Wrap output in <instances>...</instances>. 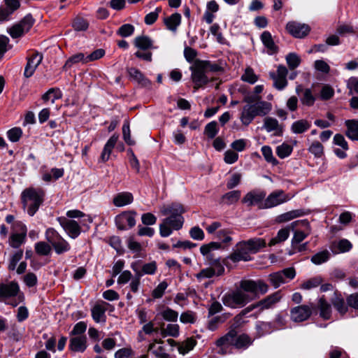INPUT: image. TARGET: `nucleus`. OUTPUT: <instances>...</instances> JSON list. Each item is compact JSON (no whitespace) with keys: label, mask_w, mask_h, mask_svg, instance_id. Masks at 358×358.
Masks as SVG:
<instances>
[{"label":"nucleus","mask_w":358,"mask_h":358,"mask_svg":"<svg viewBox=\"0 0 358 358\" xmlns=\"http://www.w3.org/2000/svg\"><path fill=\"white\" fill-rule=\"evenodd\" d=\"M286 61L289 68L291 70H294L298 67L301 63L300 57L295 53H289L286 56Z\"/></svg>","instance_id":"nucleus-58"},{"label":"nucleus","mask_w":358,"mask_h":358,"mask_svg":"<svg viewBox=\"0 0 358 358\" xmlns=\"http://www.w3.org/2000/svg\"><path fill=\"white\" fill-rule=\"evenodd\" d=\"M289 236V230L288 228L281 229L278 231L277 236L271 239L268 243L270 247L273 246L279 243L286 241Z\"/></svg>","instance_id":"nucleus-44"},{"label":"nucleus","mask_w":358,"mask_h":358,"mask_svg":"<svg viewBox=\"0 0 358 358\" xmlns=\"http://www.w3.org/2000/svg\"><path fill=\"white\" fill-rule=\"evenodd\" d=\"M160 213L162 215H169L159 226L162 237H168L173 230L178 231L182 227L184 217L182 215L185 213V208L180 203H173L164 205L160 208Z\"/></svg>","instance_id":"nucleus-2"},{"label":"nucleus","mask_w":358,"mask_h":358,"mask_svg":"<svg viewBox=\"0 0 358 358\" xmlns=\"http://www.w3.org/2000/svg\"><path fill=\"white\" fill-rule=\"evenodd\" d=\"M244 241L251 253H257L266 246L265 240L260 238H251Z\"/></svg>","instance_id":"nucleus-36"},{"label":"nucleus","mask_w":358,"mask_h":358,"mask_svg":"<svg viewBox=\"0 0 358 358\" xmlns=\"http://www.w3.org/2000/svg\"><path fill=\"white\" fill-rule=\"evenodd\" d=\"M181 15L178 13H175L169 17H164V23L167 29L175 33L181 23Z\"/></svg>","instance_id":"nucleus-28"},{"label":"nucleus","mask_w":358,"mask_h":358,"mask_svg":"<svg viewBox=\"0 0 358 358\" xmlns=\"http://www.w3.org/2000/svg\"><path fill=\"white\" fill-rule=\"evenodd\" d=\"M69 348L74 352H83L87 348V338L85 336H79L71 338Z\"/></svg>","instance_id":"nucleus-30"},{"label":"nucleus","mask_w":358,"mask_h":358,"mask_svg":"<svg viewBox=\"0 0 358 358\" xmlns=\"http://www.w3.org/2000/svg\"><path fill=\"white\" fill-rule=\"evenodd\" d=\"M331 302L341 316H343L348 312V306L345 304L344 299L341 296L336 294L335 296L331 299Z\"/></svg>","instance_id":"nucleus-40"},{"label":"nucleus","mask_w":358,"mask_h":358,"mask_svg":"<svg viewBox=\"0 0 358 358\" xmlns=\"http://www.w3.org/2000/svg\"><path fill=\"white\" fill-rule=\"evenodd\" d=\"M134 44L138 48L134 55L142 60L150 62L152 54L150 50L157 48L153 45V41L150 37L142 35L134 38Z\"/></svg>","instance_id":"nucleus-6"},{"label":"nucleus","mask_w":358,"mask_h":358,"mask_svg":"<svg viewBox=\"0 0 358 358\" xmlns=\"http://www.w3.org/2000/svg\"><path fill=\"white\" fill-rule=\"evenodd\" d=\"M322 281L323 280L321 276H315L303 282L300 285V288L305 290H310L320 286L322 283Z\"/></svg>","instance_id":"nucleus-42"},{"label":"nucleus","mask_w":358,"mask_h":358,"mask_svg":"<svg viewBox=\"0 0 358 358\" xmlns=\"http://www.w3.org/2000/svg\"><path fill=\"white\" fill-rule=\"evenodd\" d=\"M315 308L313 303L300 305L290 310V318L294 322H301L307 320L312 315Z\"/></svg>","instance_id":"nucleus-11"},{"label":"nucleus","mask_w":358,"mask_h":358,"mask_svg":"<svg viewBox=\"0 0 358 358\" xmlns=\"http://www.w3.org/2000/svg\"><path fill=\"white\" fill-rule=\"evenodd\" d=\"M118 140V136L113 134L106 142L100 156V159L103 162H107L110 156L111 152L114 148Z\"/></svg>","instance_id":"nucleus-27"},{"label":"nucleus","mask_w":358,"mask_h":358,"mask_svg":"<svg viewBox=\"0 0 358 358\" xmlns=\"http://www.w3.org/2000/svg\"><path fill=\"white\" fill-rule=\"evenodd\" d=\"M296 92L299 96L300 101L303 105L306 106H313L316 98L310 89H303L301 86L299 85L296 88Z\"/></svg>","instance_id":"nucleus-25"},{"label":"nucleus","mask_w":358,"mask_h":358,"mask_svg":"<svg viewBox=\"0 0 358 358\" xmlns=\"http://www.w3.org/2000/svg\"><path fill=\"white\" fill-rule=\"evenodd\" d=\"M134 27L131 24H124L117 31V34L122 37L130 36L134 34Z\"/></svg>","instance_id":"nucleus-64"},{"label":"nucleus","mask_w":358,"mask_h":358,"mask_svg":"<svg viewBox=\"0 0 358 358\" xmlns=\"http://www.w3.org/2000/svg\"><path fill=\"white\" fill-rule=\"evenodd\" d=\"M240 190H233L224 194L222 196V201L227 205H231L237 202L241 198Z\"/></svg>","instance_id":"nucleus-43"},{"label":"nucleus","mask_w":358,"mask_h":358,"mask_svg":"<svg viewBox=\"0 0 358 358\" xmlns=\"http://www.w3.org/2000/svg\"><path fill=\"white\" fill-rule=\"evenodd\" d=\"M250 254V251L243 241L236 245L235 248L229 255L228 258L233 262H238L241 261L248 262L251 260Z\"/></svg>","instance_id":"nucleus-15"},{"label":"nucleus","mask_w":358,"mask_h":358,"mask_svg":"<svg viewBox=\"0 0 358 358\" xmlns=\"http://www.w3.org/2000/svg\"><path fill=\"white\" fill-rule=\"evenodd\" d=\"M261 40L267 48V52L270 55L276 53L278 50V46L275 44L271 33L268 31H264L261 35Z\"/></svg>","instance_id":"nucleus-31"},{"label":"nucleus","mask_w":358,"mask_h":358,"mask_svg":"<svg viewBox=\"0 0 358 358\" xmlns=\"http://www.w3.org/2000/svg\"><path fill=\"white\" fill-rule=\"evenodd\" d=\"M282 298V292L278 290L257 301V306H259V312L261 313L265 310L274 308L275 305L280 301Z\"/></svg>","instance_id":"nucleus-20"},{"label":"nucleus","mask_w":358,"mask_h":358,"mask_svg":"<svg viewBox=\"0 0 358 358\" xmlns=\"http://www.w3.org/2000/svg\"><path fill=\"white\" fill-rule=\"evenodd\" d=\"M293 150V147L286 143L278 145L276 148V154L280 159H285L289 157Z\"/></svg>","instance_id":"nucleus-46"},{"label":"nucleus","mask_w":358,"mask_h":358,"mask_svg":"<svg viewBox=\"0 0 358 358\" xmlns=\"http://www.w3.org/2000/svg\"><path fill=\"white\" fill-rule=\"evenodd\" d=\"M308 151L315 157H321L324 154V147L319 141H313L308 148Z\"/></svg>","instance_id":"nucleus-55"},{"label":"nucleus","mask_w":358,"mask_h":358,"mask_svg":"<svg viewBox=\"0 0 358 358\" xmlns=\"http://www.w3.org/2000/svg\"><path fill=\"white\" fill-rule=\"evenodd\" d=\"M23 250L20 249L10 255L8 265V269L9 271H14L16 268L17 263L23 257Z\"/></svg>","instance_id":"nucleus-45"},{"label":"nucleus","mask_w":358,"mask_h":358,"mask_svg":"<svg viewBox=\"0 0 358 358\" xmlns=\"http://www.w3.org/2000/svg\"><path fill=\"white\" fill-rule=\"evenodd\" d=\"M271 110V104L267 101L243 106L240 120L243 124L249 125L256 116H264Z\"/></svg>","instance_id":"nucleus-4"},{"label":"nucleus","mask_w":358,"mask_h":358,"mask_svg":"<svg viewBox=\"0 0 358 358\" xmlns=\"http://www.w3.org/2000/svg\"><path fill=\"white\" fill-rule=\"evenodd\" d=\"M352 248V243L347 239H341L336 243H334L331 250L334 253H343L350 251Z\"/></svg>","instance_id":"nucleus-38"},{"label":"nucleus","mask_w":358,"mask_h":358,"mask_svg":"<svg viewBox=\"0 0 358 358\" xmlns=\"http://www.w3.org/2000/svg\"><path fill=\"white\" fill-rule=\"evenodd\" d=\"M164 320L168 322H176L178 317V313L170 308H166L160 313Z\"/></svg>","instance_id":"nucleus-53"},{"label":"nucleus","mask_w":358,"mask_h":358,"mask_svg":"<svg viewBox=\"0 0 358 358\" xmlns=\"http://www.w3.org/2000/svg\"><path fill=\"white\" fill-rule=\"evenodd\" d=\"M262 152L266 161L273 165L278 164V160L273 157L271 147L264 145L262 148Z\"/></svg>","instance_id":"nucleus-60"},{"label":"nucleus","mask_w":358,"mask_h":358,"mask_svg":"<svg viewBox=\"0 0 358 358\" xmlns=\"http://www.w3.org/2000/svg\"><path fill=\"white\" fill-rule=\"evenodd\" d=\"M236 336V331L233 329H231L224 336H221L215 341L217 347L220 348L218 353L224 355L227 353V349L229 346H234L235 338Z\"/></svg>","instance_id":"nucleus-19"},{"label":"nucleus","mask_w":358,"mask_h":358,"mask_svg":"<svg viewBox=\"0 0 358 358\" xmlns=\"http://www.w3.org/2000/svg\"><path fill=\"white\" fill-rule=\"evenodd\" d=\"M136 213L135 211H124L115 217V222L118 229L127 230L136 224Z\"/></svg>","instance_id":"nucleus-14"},{"label":"nucleus","mask_w":358,"mask_h":358,"mask_svg":"<svg viewBox=\"0 0 358 358\" xmlns=\"http://www.w3.org/2000/svg\"><path fill=\"white\" fill-rule=\"evenodd\" d=\"M45 192L41 188L29 187L22 193V202L23 208L27 209L30 216H34L43 203Z\"/></svg>","instance_id":"nucleus-3"},{"label":"nucleus","mask_w":358,"mask_h":358,"mask_svg":"<svg viewBox=\"0 0 358 358\" xmlns=\"http://www.w3.org/2000/svg\"><path fill=\"white\" fill-rule=\"evenodd\" d=\"M45 239L51 244L55 252L61 255L71 250L70 244L53 228L45 231Z\"/></svg>","instance_id":"nucleus-7"},{"label":"nucleus","mask_w":358,"mask_h":358,"mask_svg":"<svg viewBox=\"0 0 358 358\" xmlns=\"http://www.w3.org/2000/svg\"><path fill=\"white\" fill-rule=\"evenodd\" d=\"M134 201L133 194L128 192H123L116 194L113 199V203L116 207H122L131 203Z\"/></svg>","instance_id":"nucleus-26"},{"label":"nucleus","mask_w":358,"mask_h":358,"mask_svg":"<svg viewBox=\"0 0 358 358\" xmlns=\"http://www.w3.org/2000/svg\"><path fill=\"white\" fill-rule=\"evenodd\" d=\"M345 125L347 127L345 135L352 141H358V120H348Z\"/></svg>","instance_id":"nucleus-34"},{"label":"nucleus","mask_w":358,"mask_h":358,"mask_svg":"<svg viewBox=\"0 0 358 358\" xmlns=\"http://www.w3.org/2000/svg\"><path fill=\"white\" fill-rule=\"evenodd\" d=\"M264 127L268 132L274 131L276 136H281L282 134V127L275 118L266 117L264 120Z\"/></svg>","instance_id":"nucleus-29"},{"label":"nucleus","mask_w":358,"mask_h":358,"mask_svg":"<svg viewBox=\"0 0 358 358\" xmlns=\"http://www.w3.org/2000/svg\"><path fill=\"white\" fill-rule=\"evenodd\" d=\"M43 59L42 55L39 53L33 54L29 59L24 68V76L26 78H30L33 76L38 66Z\"/></svg>","instance_id":"nucleus-24"},{"label":"nucleus","mask_w":358,"mask_h":358,"mask_svg":"<svg viewBox=\"0 0 358 358\" xmlns=\"http://www.w3.org/2000/svg\"><path fill=\"white\" fill-rule=\"evenodd\" d=\"M253 343V340L247 334H242L239 336L236 334L234 347L237 349L245 350Z\"/></svg>","instance_id":"nucleus-37"},{"label":"nucleus","mask_w":358,"mask_h":358,"mask_svg":"<svg viewBox=\"0 0 358 358\" xmlns=\"http://www.w3.org/2000/svg\"><path fill=\"white\" fill-rule=\"evenodd\" d=\"M20 286L15 281L0 284V297L11 298L20 294Z\"/></svg>","instance_id":"nucleus-23"},{"label":"nucleus","mask_w":358,"mask_h":358,"mask_svg":"<svg viewBox=\"0 0 358 358\" xmlns=\"http://www.w3.org/2000/svg\"><path fill=\"white\" fill-rule=\"evenodd\" d=\"M137 274H141V277L143 275H154L157 271V264L155 262L145 264L143 265L141 271H137L134 268Z\"/></svg>","instance_id":"nucleus-47"},{"label":"nucleus","mask_w":358,"mask_h":358,"mask_svg":"<svg viewBox=\"0 0 358 358\" xmlns=\"http://www.w3.org/2000/svg\"><path fill=\"white\" fill-rule=\"evenodd\" d=\"M13 229L14 231L9 237L8 244L11 248L17 249L26 241L27 228L22 222H16Z\"/></svg>","instance_id":"nucleus-9"},{"label":"nucleus","mask_w":358,"mask_h":358,"mask_svg":"<svg viewBox=\"0 0 358 358\" xmlns=\"http://www.w3.org/2000/svg\"><path fill=\"white\" fill-rule=\"evenodd\" d=\"M196 344V340L192 338H189L180 345L178 351L180 354L185 355L192 350Z\"/></svg>","instance_id":"nucleus-50"},{"label":"nucleus","mask_w":358,"mask_h":358,"mask_svg":"<svg viewBox=\"0 0 358 358\" xmlns=\"http://www.w3.org/2000/svg\"><path fill=\"white\" fill-rule=\"evenodd\" d=\"M286 30L292 36L301 38L308 34L310 28L306 24H301L297 22H289L286 24Z\"/></svg>","instance_id":"nucleus-18"},{"label":"nucleus","mask_w":358,"mask_h":358,"mask_svg":"<svg viewBox=\"0 0 358 358\" xmlns=\"http://www.w3.org/2000/svg\"><path fill=\"white\" fill-rule=\"evenodd\" d=\"M57 220L64 230L71 238H77L80 232V227L77 222L64 217H59Z\"/></svg>","instance_id":"nucleus-17"},{"label":"nucleus","mask_w":358,"mask_h":358,"mask_svg":"<svg viewBox=\"0 0 358 358\" xmlns=\"http://www.w3.org/2000/svg\"><path fill=\"white\" fill-rule=\"evenodd\" d=\"M266 192L261 189H254L248 192L242 199V202L248 206H252L261 203L266 197Z\"/></svg>","instance_id":"nucleus-21"},{"label":"nucleus","mask_w":358,"mask_h":358,"mask_svg":"<svg viewBox=\"0 0 358 358\" xmlns=\"http://www.w3.org/2000/svg\"><path fill=\"white\" fill-rule=\"evenodd\" d=\"M156 343H163L162 340L157 341L150 343L148 346V351L151 352L155 358H171V355L166 352L164 346H157Z\"/></svg>","instance_id":"nucleus-33"},{"label":"nucleus","mask_w":358,"mask_h":358,"mask_svg":"<svg viewBox=\"0 0 358 358\" xmlns=\"http://www.w3.org/2000/svg\"><path fill=\"white\" fill-rule=\"evenodd\" d=\"M292 227H299L301 229H296L294 236L292 239V245L300 243L311 233V228L309 222L306 220H297L292 223Z\"/></svg>","instance_id":"nucleus-12"},{"label":"nucleus","mask_w":358,"mask_h":358,"mask_svg":"<svg viewBox=\"0 0 358 358\" xmlns=\"http://www.w3.org/2000/svg\"><path fill=\"white\" fill-rule=\"evenodd\" d=\"M34 23V19L33 18L32 15L31 14H28L18 23V24L20 26L24 33H27L32 27Z\"/></svg>","instance_id":"nucleus-57"},{"label":"nucleus","mask_w":358,"mask_h":358,"mask_svg":"<svg viewBox=\"0 0 358 358\" xmlns=\"http://www.w3.org/2000/svg\"><path fill=\"white\" fill-rule=\"evenodd\" d=\"M197 62L201 65V66L206 71V73L209 72H217L220 71L222 68L215 63H212L210 61H204L196 59Z\"/></svg>","instance_id":"nucleus-52"},{"label":"nucleus","mask_w":358,"mask_h":358,"mask_svg":"<svg viewBox=\"0 0 358 358\" xmlns=\"http://www.w3.org/2000/svg\"><path fill=\"white\" fill-rule=\"evenodd\" d=\"M268 291V285L262 280H243L235 290L225 294L222 301L227 307L242 308L257 298L259 294H264Z\"/></svg>","instance_id":"nucleus-1"},{"label":"nucleus","mask_w":358,"mask_h":358,"mask_svg":"<svg viewBox=\"0 0 358 358\" xmlns=\"http://www.w3.org/2000/svg\"><path fill=\"white\" fill-rule=\"evenodd\" d=\"M317 308L320 312V316L323 320H327L331 318L332 312L331 304L323 296L318 300Z\"/></svg>","instance_id":"nucleus-32"},{"label":"nucleus","mask_w":358,"mask_h":358,"mask_svg":"<svg viewBox=\"0 0 358 358\" xmlns=\"http://www.w3.org/2000/svg\"><path fill=\"white\" fill-rule=\"evenodd\" d=\"M162 11L161 7H157L152 12L149 13L145 16L144 22L147 25L153 24L157 20L159 13Z\"/></svg>","instance_id":"nucleus-63"},{"label":"nucleus","mask_w":358,"mask_h":358,"mask_svg":"<svg viewBox=\"0 0 358 358\" xmlns=\"http://www.w3.org/2000/svg\"><path fill=\"white\" fill-rule=\"evenodd\" d=\"M229 317L227 314H223L221 315L216 316L209 320L208 324V329L210 331H215L217 329L220 324L224 323Z\"/></svg>","instance_id":"nucleus-48"},{"label":"nucleus","mask_w":358,"mask_h":358,"mask_svg":"<svg viewBox=\"0 0 358 358\" xmlns=\"http://www.w3.org/2000/svg\"><path fill=\"white\" fill-rule=\"evenodd\" d=\"M220 248L221 244L218 242H210L208 244L201 245L200 248L201 253L206 256L208 264L215 271L217 275H222L224 272V268L220 258L215 257L212 252Z\"/></svg>","instance_id":"nucleus-5"},{"label":"nucleus","mask_w":358,"mask_h":358,"mask_svg":"<svg viewBox=\"0 0 358 358\" xmlns=\"http://www.w3.org/2000/svg\"><path fill=\"white\" fill-rule=\"evenodd\" d=\"M289 200V196L284 191L278 189L271 192L262 203L260 208H271Z\"/></svg>","instance_id":"nucleus-13"},{"label":"nucleus","mask_w":358,"mask_h":358,"mask_svg":"<svg viewBox=\"0 0 358 358\" xmlns=\"http://www.w3.org/2000/svg\"><path fill=\"white\" fill-rule=\"evenodd\" d=\"M296 276V271L293 267H289L278 272L268 275V280L274 288L279 287L282 284L286 283L287 280H292Z\"/></svg>","instance_id":"nucleus-10"},{"label":"nucleus","mask_w":358,"mask_h":358,"mask_svg":"<svg viewBox=\"0 0 358 358\" xmlns=\"http://www.w3.org/2000/svg\"><path fill=\"white\" fill-rule=\"evenodd\" d=\"M72 26L76 31H85L88 29V22L83 17H77L73 22Z\"/></svg>","instance_id":"nucleus-59"},{"label":"nucleus","mask_w":358,"mask_h":358,"mask_svg":"<svg viewBox=\"0 0 358 358\" xmlns=\"http://www.w3.org/2000/svg\"><path fill=\"white\" fill-rule=\"evenodd\" d=\"M257 329L258 330V333L259 336H264L266 334H270L271 332L275 330L273 325L272 322H261L257 325Z\"/></svg>","instance_id":"nucleus-54"},{"label":"nucleus","mask_w":358,"mask_h":358,"mask_svg":"<svg viewBox=\"0 0 358 358\" xmlns=\"http://www.w3.org/2000/svg\"><path fill=\"white\" fill-rule=\"evenodd\" d=\"M190 71L192 72L191 78L194 83V91L198 90L201 87H203L209 82L215 80L213 78H208L206 71L201 66L196 60L194 61V64L190 67Z\"/></svg>","instance_id":"nucleus-8"},{"label":"nucleus","mask_w":358,"mask_h":358,"mask_svg":"<svg viewBox=\"0 0 358 358\" xmlns=\"http://www.w3.org/2000/svg\"><path fill=\"white\" fill-rule=\"evenodd\" d=\"M330 257V253L328 250H325L321 252H319L314 255L311 257V262L316 265H320L322 263H324L329 260Z\"/></svg>","instance_id":"nucleus-49"},{"label":"nucleus","mask_w":358,"mask_h":358,"mask_svg":"<svg viewBox=\"0 0 358 358\" xmlns=\"http://www.w3.org/2000/svg\"><path fill=\"white\" fill-rule=\"evenodd\" d=\"M109 303L101 301L96 303L92 308V317L96 323H105L106 321V312Z\"/></svg>","instance_id":"nucleus-22"},{"label":"nucleus","mask_w":358,"mask_h":358,"mask_svg":"<svg viewBox=\"0 0 358 358\" xmlns=\"http://www.w3.org/2000/svg\"><path fill=\"white\" fill-rule=\"evenodd\" d=\"M7 137L13 143L17 142L22 136V130L20 127H13L9 129L7 133Z\"/></svg>","instance_id":"nucleus-56"},{"label":"nucleus","mask_w":358,"mask_h":358,"mask_svg":"<svg viewBox=\"0 0 358 358\" xmlns=\"http://www.w3.org/2000/svg\"><path fill=\"white\" fill-rule=\"evenodd\" d=\"M217 132V123L215 121L210 122L206 125L204 133L209 138H215Z\"/></svg>","instance_id":"nucleus-61"},{"label":"nucleus","mask_w":358,"mask_h":358,"mask_svg":"<svg viewBox=\"0 0 358 358\" xmlns=\"http://www.w3.org/2000/svg\"><path fill=\"white\" fill-rule=\"evenodd\" d=\"M169 285L166 281L161 282L152 292V296L154 299H160L163 296L165 290Z\"/></svg>","instance_id":"nucleus-62"},{"label":"nucleus","mask_w":358,"mask_h":358,"mask_svg":"<svg viewBox=\"0 0 358 358\" xmlns=\"http://www.w3.org/2000/svg\"><path fill=\"white\" fill-rule=\"evenodd\" d=\"M288 71L285 66H278L276 72H270L269 76L273 81V87L278 90H282L287 85V76Z\"/></svg>","instance_id":"nucleus-16"},{"label":"nucleus","mask_w":358,"mask_h":358,"mask_svg":"<svg viewBox=\"0 0 358 358\" xmlns=\"http://www.w3.org/2000/svg\"><path fill=\"white\" fill-rule=\"evenodd\" d=\"M35 251L39 255L46 256L51 252V246L45 241H39L35 244Z\"/></svg>","instance_id":"nucleus-51"},{"label":"nucleus","mask_w":358,"mask_h":358,"mask_svg":"<svg viewBox=\"0 0 358 358\" xmlns=\"http://www.w3.org/2000/svg\"><path fill=\"white\" fill-rule=\"evenodd\" d=\"M310 123L305 119L297 120L292 123L291 130L294 134H299L310 129Z\"/></svg>","instance_id":"nucleus-39"},{"label":"nucleus","mask_w":358,"mask_h":358,"mask_svg":"<svg viewBox=\"0 0 358 358\" xmlns=\"http://www.w3.org/2000/svg\"><path fill=\"white\" fill-rule=\"evenodd\" d=\"M179 325L176 324H169L166 328H160V334L163 337L172 336L178 337L179 336Z\"/></svg>","instance_id":"nucleus-41"},{"label":"nucleus","mask_w":358,"mask_h":358,"mask_svg":"<svg viewBox=\"0 0 358 358\" xmlns=\"http://www.w3.org/2000/svg\"><path fill=\"white\" fill-rule=\"evenodd\" d=\"M129 77L134 80L138 82L143 87H150L151 85L150 81L147 79L143 74L136 68H129L127 70Z\"/></svg>","instance_id":"nucleus-35"}]
</instances>
